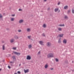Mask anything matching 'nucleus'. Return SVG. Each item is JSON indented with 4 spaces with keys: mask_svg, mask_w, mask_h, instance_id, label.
I'll use <instances>...</instances> for the list:
<instances>
[{
    "mask_svg": "<svg viewBox=\"0 0 74 74\" xmlns=\"http://www.w3.org/2000/svg\"><path fill=\"white\" fill-rule=\"evenodd\" d=\"M59 26H64V24H60L59 25H58Z\"/></svg>",
    "mask_w": 74,
    "mask_h": 74,
    "instance_id": "obj_18",
    "label": "nucleus"
},
{
    "mask_svg": "<svg viewBox=\"0 0 74 74\" xmlns=\"http://www.w3.org/2000/svg\"><path fill=\"white\" fill-rule=\"evenodd\" d=\"M60 12V10H58V12Z\"/></svg>",
    "mask_w": 74,
    "mask_h": 74,
    "instance_id": "obj_47",
    "label": "nucleus"
},
{
    "mask_svg": "<svg viewBox=\"0 0 74 74\" xmlns=\"http://www.w3.org/2000/svg\"><path fill=\"white\" fill-rule=\"evenodd\" d=\"M63 43L64 44H66L67 43V40H66L64 39L63 40Z\"/></svg>",
    "mask_w": 74,
    "mask_h": 74,
    "instance_id": "obj_8",
    "label": "nucleus"
},
{
    "mask_svg": "<svg viewBox=\"0 0 74 74\" xmlns=\"http://www.w3.org/2000/svg\"><path fill=\"white\" fill-rule=\"evenodd\" d=\"M55 60L56 62H59V59H58V58H55Z\"/></svg>",
    "mask_w": 74,
    "mask_h": 74,
    "instance_id": "obj_21",
    "label": "nucleus"
},
{
    "mask_svg": "<svg viewBox=\"0 0 74 74\" xmlns=\"http://www.w3.org/2000/svg\"><path fill=\"white\" fill-rule=\"evenodd\" d=\"M10 63H13L14 62H10Z\"/></svg>",
    "mask_w": 74,
    "mask_h": 74,
    "instance_id": "obj_40",
    "label": "nucleus"
},
{
    "mask_svg": "<svg viewBox=\"0 0 74 74\" xmlns=\"http://www.w3.org/2000/svg\"><path fill=\"white\" fill-rule=\"evenodd\" d=\"M42 36H44V37H45V35L44 34H42Z\"/></svg>",
    "mask_w": 74,
    "mask_h": 74,
    "instance_id": "obj_43",
    "label": "nucleus"
},
{
    "mask_svg": "<svg viewBox=\"0 0 74 74\" xmlns=\"http://www.w3.org/2000/svg\"><path fill=\"white\" fill-rule=\"evenodd\" d=\"M49 10V8H48L47 9V10Z\"/></svg>",
    "mask_w": 74,
    "mask_h": 74,
    "instance_id": "obj_45",
    "label": "nucleus"
},
{
    "mask_svg": "<svg viewBox=\"0 0 74 74\" xmlns=\"http://www.w3.org/2000/svg\"><path fill=\"white\" fill-rule=\"evenodd\" d=\"M65 63L66 64H67V63H68V61H67V60H65Z\"/></svg>",
    "mask_w": 74,
    "mask_h": 74,
    "instance_id": "obj_26",
    "label": "nucleus"
},
{
    "mask_svg": "<svg viewBox=\"0 0 74 74\" xmlns=\"http://www.w3.org/2000/svg\"><path fill=\"white\" fill-rule=\"evenodd\" d=\"M64 18L65 19H67V18H68V17H67V16H65Z\"/></svg>",
    "mask_w": 74,
    "mask_h": 74,
    "instance_id": "obj_27",
    "label": "nucleus"
},
{
    "mask_svg": "<svg viewBox=\"0 0 74 74\" xmlns=\"http://www.w3.org/2000/svg\"><path fill=\"white\" fill-rule=\"evenodd\" d=\"M30 37H31V36H28V38H29V39H30Z\"/></svg>",
    "mask_w": 74,
    "mask_h": 74,
    "instance_id": "obj_33",
    "label": "nucleus"
},
{
    "mask_svg": "<svg viewBox=\"0 0 74 74\" xmlns=\"http://www.w3.org/2000/svg\"><path fill=\"white\" fill-rule=\"evenodd\" d=\"M23 64H25V63H23Z\"/></svg>",
    "mask_w": 74,
    "mask_h": 74,
    "instance_id": "obj_48",
    "label": "nucleus"
},
{
    "mask_svg": "<svg viewBox=\"0 0 74 74\" xmlns=\"http://www.w3.org/2000/svg\"><path fill=\"white\" fill-rule=\"evenodd\" d=\"M2 49L3 50H5V46L4 45H3L2 46Z\"/></svg>",
    "mask_w": 74,
    "mask_h": 74,
    "instance_id": "obj_12",
    "label": "nucleus"
},
{
    "mask_svg": "<svg viewBox=\"0 0 74 74\" xmlns=\"http://www.w3.org/2000/svg\"><path fill=\"white\" fill-rule=\"evenodd\" d=\"M24 71L25 73H28L29 72V69H27L26 70L24 69Z\"/></svg>",
    "mask_w": 74,
    "mask_h": 74,
    "instance_id": "obj_6",
    "label": "nucleus"
},
{
    "mask_svg": "<svg viewBox=\"0 0 74 74\" xmlns=\"http://www.w3.org/2000/svg\"><path fill=\"white\" fill-rule=\"evenodd\" d=\"M32 46L31 45H29L28 46V48H32Z\"/></svg>",
    "mask_w": 74,
    "mask_h": 74,
    "instance_id": "obj_23",
    "label": "nucleus"
},
{
    "mask_svg": "<svg viewBox=\"0 0 74 74\" xmlns=\"http://www.w3.org/2000/svg\"><path fill=\"white\" fill-rule=\"evenodd\" d=\"M27 31L28 32H29V31H30V28H27Z\"/></svg>",
    "mask_w": 74,
    "mask_h": 74,
    "instance_id": "obj_24",
    "label": "nucleus"
},
{
    "mask_svg": "<svg viewBox=\"0 0 74 74\" xmlns=\"http://www.w3.org/2000/svg\"><path fill=\"white\" fill-rule=\"evenodd\" d=\"M12 16H15V14H12Z\"/></svg>",
    "mask_w": 74,
    "mask_h": 74,
    "instance_id": "obj_39",
    "label": "nucleus"
},
{
    "mask_svg": "<svg viewBox=\"0 0 74 74\" xmlns=\"http://www.w3.org/2000/svg\"><path fill=\"white\" fill-rule=\"evenodd\" d=\"M48 64H46L45 66V69H47V68H48Z\"/></svg>",
    "mask_w": 74,
    "mask_h": 74,
    "instance_id": "obj_11",
    "label": "nucleus"
},
{
    "mask_svg": "<svg viewBox=\"0 0 74 74\" xmlns=\"http://www.w3.org/2000/svg\"><path fill=\"white\" fill-rule=\"evenodd\" d=\"M58 30L59 31H62V30L61 28H58Z\"/></svg>",
    "mask_w": 74,
    "mask_h": 74,
    "instance_id": "obj_20",
    "label": "nucleus"
},
{
    "mask_svg": "<svg viewBox=\"0 0 74 74\" xmlns=\"http://www.w3.org/2000/svg\"><path fill=\"white\" fill-rule=\"evenodd\" d=\"M23 22V20L22 19L20 20L19 21V23H22Z\"/></svg>",
    "mask_w": 74,
    "mask_h": 74,
    "instance_id": "obj_10",
    "label": "nucleus"
},
{
    "mask_svg": "<svg viewBox=\"0 0 74 74\" xmlns=\"http://www.w3.org/2000/svg\"><path fill=\"white\" fill-rule=\"evenodd\" d=\"M70 12V10H69L67 12L68 14H69Z\"/></svg>",
    "mask_w": 74,
    "mask_h": 74,
    "instance_id": "obj_30",
    "label": "nucleus"
},
{
    "mask_svg": "<svg viewBox=\"0 0 74 74\" xmlns=\"http://www.w3.org/2000/svg\"><path fill=\"white\" fill-rule=\"evenodd\" d=\"M13 49H14V50H16V47H13L12 48Z\"/></svg>",
    "mask_w": 74,
    "mask_h": 74,
    "instance_id": "obj_25",
    "label": "nucleus"
},
{
    "mask_svg": "<svg viewBox=\"0 0 74 74\" xmlns=\"http://www.w3.org/2000/svg\"><path fill=\"white\" fill-rule=\"evenodd\" d=\"M17 73L19 74H21V72L20 71H17Z\"/></svg>",
    "mask_w": 74,
    "mask_h": 74,
    "instance_id": "obj_31",
    "label": "nucleus"
},
{
    "mask_svg": "<svg viewBox=\"0 0 74 74\" xmlns=\"http://www.w3.org/2000/svg\"><path fill=\"white\" fill-rule=\"evenodd\" d=\"M21 64H19V66H21Z\"/></svg>",
    "mask_w": 74,
    "mask_h": 74,
    "instance_id": "obj_49",
    "label": "nucleus"
},
{
    "mask_svg": "<svg viewBox=\"0 0 74 74\" xmlns=\"http://www.w3.org/2000/svg\"><path fill=\"white\" fill-rule=\"evenodd\" d=\"M58 10H59V9L58 8H56L55 9V12H57V11H58Z\"/></svg>",
    "mask_w": 74,
    "mask_h": 74,
    "instance_id": "obj_16",
    "label": "nucleus"
},
{
    "mask_svg": "<svg viewBox=\"0 0 74 74\" xmlns=\"http://www.w3.org/2000/svg\"><path fill=\"white\" fill-rule=\"evenodd\" d=\"M14 38H15V39H18V38H19L18 36H14Z\"/></svg>",
    "mask_w": 74,
    "mask_h": 74,
    "instance_id": "obj_13",
    "label": "nucleus"
},
{
    "mask_svg": "<svg viewBox=\"0 0 74 74\" xmlns=\"http://www.w3.org/2000/svg\"><path fill=\"white\" fill-rule=\"evenodd\" d=\"M8 55H9V56H11V55L10 54H8Z\"/></svg>",
    "mask_w": 74,
    "mask_h": 74,
    "instance_id": "obj_41",
    "label": "nucleus"
},
{
    "mask_svg": "<svg viewBox=\"0 0 74 74\" xmlns=\"http://www.w3.org/2000/svg\"><path fill=\"white\" fill-rule=\"evenodd\" d=\"M51 70H53V68H51Z\"/></svg>",
    "mask_w": 74,
    "mask_h": 74,
    "instance_id": "obj_44",
    "label": "nucleus"
},
{
    "mask_svg": "<svg viewBox=\"0 0 74 74\" xmlns=\"http://www.w3.org/2000/svg\"><path fill=\"white\" fill-rule=\"evenodd\" d=\"M11 8H10V10H11Z\"/></svg>",
    "mask_w": 74,
    "mask_h": 74,
    "instance_id": "obj_54",
    "label": "nucleus"
},
{
    "mask_svg": "<svg viewBox=\"0 0 74 74\" xmlns=\"http://www.w3.org/2000/svg\"><path fill=\"white\" fill-rule=\"evenodd\" d=\"M67 8H68V6L67 5H66L65 6H64V9H67Z\"/></svg>",
    "mask_w": 74,
    "mask_h": 74,
    "instance_id": "obj_15",
    "label": "nucleus"
},
{
    "mask_svg": "<svg viewBox=\"0 0 74 74\" xmlns=\"http://www.w3.org/2000/svg\"><path fill=\"white\" fill-rule=\"evenodd\" d=\"M51 45V43H50L49 42H47V47H50Z\"/></svg>",
    "mask_w": 74,
    "mask_h": 74,
    "instance_id": "obj_5",
    "label": "nucleus"
},
{
    "mask_svg": "<svg viewBox=\"0 0 74 74\" xmlns=\"http://www.w3.org/2000/svg\"><path fill=\"white\" fill-rule=\"evenodd\" d=\"M44 0V1H46L47 0Z\"/></svg>",
    "mask_w": 74,
    "mask_h": 74,
    "instance_id": "obj_46",
    "label": "nucleus"
},
{
    "mask_svg": "<svg viewBox=\"0 0 74 74\" xmlns=\"http://www.w3.org/2000/svg\"><path fill=\"white\" fill-rule=\"evenodd\" d=\"M63 35H64V34H59L58 36H57V38H58V37H62L63 36Z\"/></svg>",
    "mask_w": 74,
    "mask_h": 74,
    "instance_id": "obj_3",
    "label": "nucleus"
},
{
    "mask_svg": "<svg viewBox=\"0 0 74 74\" xmlns=\"http://www.w3.org/2000/svg\"><path fill=\"white\" fill-rule=\"evenodd\" d=\"M18 11H22V10L21 9H19V10H18Z\"/></svg>",
    "mask_w": 74,
    "mask_h": 74,
    "instance_id": "obj_32",
    "label": "nucleus"
},
{
    "mask_svg": "<svg viewBox=\"0 0 74 74\" xmlns=\"http://www.w3.org/2000/svg\"><path fill=\"white\" fill-rule=\"evenodd\" d=\"M3 15H4V14H5V13H3Z\"/></svg>",
    "mask_w": 74,
    "mask_h": 74,
    "instance_id": "obj_55",
    "label": "nucleus"
},
{
    "mask_svg": "<svg viewBox=\"0 0 74 74\" xmlns=\"http://www.w3.org/2000/svg\"><path fill=\"white\" fill-rule=\"evenodd\" d=\"M8 68H9V69H11V66H8Z\"/></svg>",
    "mask_w": 74,
    "mask_h": 74,
    "instance_id": "obj_34",
    "label": "nucleus"
},
{
    "mask_svg": "<svg viewBox=\"0 0 74 74\" xmlns=\"http://www.w3.org/2000/svg\"><path fill=\"white\" fill-rule=\"evenodd\" d=\"M47 26V25H45V24H43V27H46Z\"/></svg>",
    "mask_w": 74,
    "mask_h": 74,
    "instance_id": "obj_19",
    "label": "nucleus"
},
{
    "mask_svg": "<svg viewBox=\"0 0 74 74\" xmlns=\"http://www.w3.org/2000/svg\"><path fill=\"white\" fill-rule=\"evenodd\" d=\"M39 43L40 45H44V44H43V42L42 41H39Z\"/></svg>",
    "mask_w": 74,
    "mask_h": 74,
    "instance_id": "obj_9",
    "label": "nucleus"
},
{
    "mask_svg": "<svg viewBox=\"0 0 74 74\" xmlns=\"http://www.w3.org/2000/svg\"><path fill=\"white\" fill-rule=\"evenodd\" d=\"M60 4V2H58V5H59Z\"/></svg>",
    "mask_w": 74,
    "mask_h": 74,
    "instance_id": "obj_35",
    "label": "nucleus"
},
{
    "mask_svg": "<svg viewBox=\"0 0 74 74\" xmlns=\"http://www.w3.org/2000/svg\"><path fill=\"white\" fill-rule=\"evenodd\" d=\"M10 42H11V43H12V42H14V39H12L10 41Z\"/></svg>",
    "mask_w": 74,
    "mask_h": 74,
    "instance_id": "obj_14",
    "label": "nucleus"
},
{
    "mask_svg": "<svg viewBox=\"0 0 74 74\" xmlns=\"http://www.w3.org/2000/svg\"><path fill=\"white\" fill-rule=\"evenodd\" d=\"M72 12L73 13V14H74V10L73 9H72Z\"/></svg>",
    "mask_w": 74,
    "mask_h": 74,
    "instance_id": "obj_29",
    "label": "nucleus"
},
{
    "mask_svg": "<svg viewBox=\"0 0 74 74\" xmlns=\"http://www.w3.org/2000/svg\"><path fill=\"white\" fill-rule=\"evenodd\" d=\"M48 58H53V55L52 53H50L47 55Z\"/></svg>",
    "mask_w": 74,
    "mask_h": 74,
    "instance_id": "obj_1",
    "label": "nucleus"
},
{
    "mask_svg": "<svg viewBox=\"0 0 74 74\" xmlns=\"http://www.w3.org/2000/svg\"><path fill=\"white\" fill-rule=\"evenodd\" d=\"M50 16H52V14H50Z\"/></svg>",
    "mask_w": 74,
    "mask_h": 74,
    "instance_id": "obj_53",
    "label": "nucleus"
},
{
    "mask_svg": "<svg viewBox=\"0 0 74 74\" xmlns=\"http://www.w3.org/2000/svg\"><path fill=\"white\" fill-rule=\"evenodd\" d=\"M74 62V61H72V63H73Z\"/></svg>",
    "mask_w": 74,
    "mask_h": 74,
    "instance_id": "obj_50",
    "label": "nucleus"
},
{
    "mask_svg": "<svg viewBox=\"0 0 74 74\" xmlns=\"http://www.w3.org/2000/svg\"><path fill=\"white\" fill-rule=\"evenodd\" d=\"M18 32H21V30H18Z\"/></svg>",
    "mask_w": 74,
    "mask_h": 74,
    "instance_id": "obj_37",
    "label": "nucleus"
},
{
    "mask_svg": "<svg viewBox=\"0 0 74 74\" xmlns=\"http://www.w3.org/2000/svg\"><path fill=\"white\" fill-rule=\"evenodd\" d=\"M26 59L27 60H30L31 59V57L29 55L27 56L26 58Z\"/></svg>",
    "mask_w": 74,
    "mask_h": 74,
    "instance_id": "obj_4",
    "label": "nucleus"
},
{
    "mask_svg": "<svg viewBox=\"0 0 74 74\" xmlns=\"http://www.w3.org/2000/svg\"><path fill=\"white\" fill-rule=\"evenodd\" d=\"M38 55H39V54H40V51H39L38 52Z\"/></svg>",
    "mask_w": 74,
    "mask_h": 74,
    "instance_id": "obj_36",
    "label": "nucleus"
},
{
    "mask_svg": "<svg viewBox=\"0 0 74 74\" xmlns=\"http://www.w3.org/2000/svg\"><path fill=\"white\" fill-rule=\"evenodd\" d=\"M1 71V69H0V71Z\"/></svg>",
    "mask_w": 74,
    "mask_h": 74,
    "instance_id": "obj_51",
    "label": "nucleus"
},
{
    "mask_svg": "<svg viewBox=\"0 0 74 74\" xmlns=\"http://www.w3.org/2000/svg\"><path fill=\"white\" fill-rule=\"evenodd\" d=\"M44 34V33L43 34Z\"/></svg>",
    "mask_w": 74,
    "mask_h": 74,
    "instance_id": "obj_57",
    "label": "nucleus"
},
{
    "mask_svg": "<svg viewBox=\"0 0 74 74\" xmlns=\"http://www.w3.org/2000/svg\"><path fill=\"white\" fill-rule=\"evenodd\" d=\"M12 58L13 59L14 61H15L16 60V58L14 56H12Z\"/></svg>",
    "mask_w": 74,
    "mask_h": 74,
    "instance_id": "obj_7",
    "label": "nucleus"
},
{
    "mask_svg": "<svg viewBox=\"0 0 74 74\" xmlns=\"http://www.w3.org/2000/svg\"><path fill=\"white\" fill-rule=\"evenodd\" d=\"M72 71H74V70H72Z\"/></svg>",
    "mask_w": 74,
    "mask_h": 74,
    "instance_id": "obj_52",
    "label": "nucleus"
},
{
    "mask_svg": "<svg viewBox=\"0 0 74 74\" xmlns=\"http://www.w3.org/2000/svg\"><path fill=\"white\" fill-rule=\"evenodd\" d=\"M6 29L7 30H10V29L9 28H6Z\"/></svg>",
    "mask_w": 74,
    "mask_h": 74,
    "instance_id": "obj_38",
    "label": "nucleus"
},
{
    "mask_svg": "<svg viewBox=\"0 0 74 74\" xmlns=\"http://www.w3.org/2000/svg\"><path fill=\"white\" fill-rule=\"evenodd\" d=\"M45 74H47V73H45Z\"/></svg>",
    "mask_w": 74,
    "mask_h": 74,
    "instance_id": "obj_56",
    "label": "nucleus"
},
{
    "mask_svg": "<svg viewBox=\"0 0 74 74\" xmlns=\"http://www.w3.org/2000/svg\"><path fill=\"white\" fill-rule=\"evenodd\" d=\"M13 53H14L15 55H17L18 56H19V55H20V54H21L20 53H18L17 52L14 51H13Z\"/></svg>",
    "mask_w": 74,
    "mask_h": 74,
    "instance_id": "obj_2",
    "label": "nucleus"
},
{
    "mask_svg": "<svg viewBox=\"0 0 74 74\" xmlns=\"http://www.w3.org/2000/svg\"><path fill=\"white\" fill-rule=\"evenodd\" d=\"M60 39H61L60 38L59 39V40H58V42L59 43H61V40H60Z\"/></svg>",
    "mask_w": 74,
    "mask_h": 74,
    "instance_id": "obj_22",
    "label": "nucleus"
},
{
    "mask_svg": "<svg viewBox=\"0 0 74 74\" xmlns=\"http://www.w3.org/2000/svg\"><path fill=\"white\" fill-rule=\"evenodd\" d=\"M3 18V16H2V15H1V14H0V18Z\"/></svg>",
    "mask_w": 74,
    "mask_h": 74,
    "instance_id": "obj_28",
    "label": "nucleus"
},
{
    "mask_svg": "<svg viewBox=\"0 0 74 74\" xmlns=\"http://www.w3.org/2000/svg\"><path fill=\"white\" fill-rule=\"evenodd\" d=\"M4 61H5V60H3L2 61V62H4Z\"/></svg>",
    "mask_w": 74,
    "mask_h": 74,
    "instance_id": "obj_42",
    "label": "nucleus"
},
{
    "mask_svg": "<svg viewBox=\"0 0 74 74\" xmlns=\"http://www.w3.org/2000/svg\"><path fill=\"white\" fill-rule=\"evenodd\" d=\"M14 18H10V21H14Z\"/></svg>",
    "mask_w": 74,
    "mask_h": 74,
    "instance_id": "obj_17",
    "label": "nucleus"
}]
</instances>
